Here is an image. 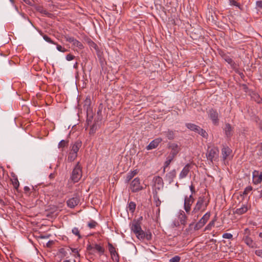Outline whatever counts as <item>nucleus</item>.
Returning a JSON list of instances; mask_svg holds the SVG:
<instances>
[{
	"instance_id": "33",
	"label": "nucleus",
	"mask_w": 262,
	"mask_h": 262,
	"mask_svg": "<svg viewBox=\"0 0 262 262\" xmlns=\"http://www.w3.org/2000/svg\"><path fill=\"white\" fill-rule=\"evenodd\" d=\"M72 232L73 234L77 236L78 239H80L82 238L80 234L79 230L78 228L74 227V228H73V229L72 230Z\"/></svg>"
},
{
	"instance_id": "16",
	"label": "nucleus",
	"mask_w": 262,
	"mask_h": 262,
	"mask_svg": "<svg viewBox=\"0 0 262 262\" xmlns=\"http://www.w3.org/2000/svg\"><path fill=\"white\" fill-rule=\"evenodd\" d=\"M243 240L245 243L250 248H255L257 245L255 243L250 237L246 236L244 237Z\"/></svg>"
},
{
	"instance_id": "31",
	"label": "nucleus",
	"mask_w": 262,
	"mask_h": 262,
	"mask_svg": "<svg viewBox=\"0 0 262 262\" xmlns=\"http://www.w3.org/2000/svg\"><path fill=\"white\" fill-rule=\"evenodd\" d=\"M154 194V199L155 201L156 206H159L161 204V201L160 200L159 196L158 195V191H156L155 192H153Z\"/></svg>"
},
{
	"instance_id": "53",
	"label": "nucleus",
	"mask_w": 262,
	"mask_h": 262,
	"mask_svg": "<svg viewBox=\"0 0 262 262\" xmlns=\"http://www.w3.org/2000/svg\"><path fill=\"white\" fill-rule=\"evenodd\" d=\"M226 60L229 64H231L233 62L232 59L230 58H227V59H226Z\"/></svg>"
},
{
	"instance_id": "54",
	"label": "nucleus",
	"mask_w": 262,
	"mask_h": 262,
	"mask_svg": "<svg viewBox=\"0 0 262 262\" xmlns=\"http://www.w3.org/2000/svg\"><path fill=\"white\" fill-rule=\"evenodd\" d=\"M26 4L30 5L31 4V2L30 0H23Z\"/></svg>"
},
{
	"instance_id": "63",
	"label": "nucleus",
	"mask_w": 262,
	"mask_h": 262,
	"mask_svg": "<svg viewBox=\"0 0 262 262\" xmlns=\"http://www.w3.org/2000/svg\"><path fill=\"white\" fill-rule=\"evenodd\" d=\"M12 3H13V0H10Z\"/></svg>"
},
{
	"instance_id": "59",
	"label": "nucleus",
	"mask_w": 262,
	"mask_h": 262,
	"mask_svg": "<svg viewBox=\"0 0 262 262\" xmlns=\"http://www.w3.org/2000/svg\"><path fill=\"white\" fill-rule=\"evenodd\" d=\"M259 236L261 238H262V232L259 233Z\"/></svg>"
},
{
	"instance_id": "3",
	"label": "nucleus",
	"mask_w": 262,
	"mask_h": 262,
	"mask_svg": "<svg viewBox=\"0 0 262 262\" xmlns=\"http://www.w3.org/2000/svg\"><path fill=\"white\" fill-rule=\"evenodd\" d=\"M82 177V169L79 163L78 162L73 169L71 179L74 183L78 182Z\"/></svg>"
},
{
	"instance_id": "43",
	"label": "nucleus",
	"mask_w": 262,
	"mask_h": 262,
	"mask_svg": "<svg viewBox=\"0 0 262 262\" xmlns=\"http://www.w3.org/2000/svg\"><path fill=\"white\" fill-rule=\"evenodd\" d=\"M252 190V187L251 186H248L245 188L244 192L243 194L244 195H247L248 193H249Z\"/></svg>"
},
{
	"instance_id": "36",
	"label": "nucleus",
	"mask_w": 262,
	"mask_h": 262,
	"mask_svg": "<svg viewBox=\"0 0 262 262\" xmlns=\"http://www.w3.org/2000/svg\"><path fill=\"white\" fill-rule=\"evenodd\" d=\"M43 38L45 40H46L47 42L52 43V44H56L55 42H54L47 35H42Z\"/></svg>"
},
{
	"instance_id": "23",
	"label": "nucleus",
	"mask_w": 262,
	"mask_h": 262,
	"mask_svg": "<svg viewBox=\"0 0 262 262\" xmlns=\"http://www.w3.org/2000/svg\"><path fill=\"white\" fill-rule=\"evenodd\" d=\"M162 134L168 139L173 140L175 137V132L172 130L168 129L164 132Z\"/></svg>"
},
{
	"instance_id": "38",
	"label": "nucleus",
	"mask_w": 262,
	"mask_h": 262,
	"mask_svg": "<svg viewBox=\"0 0 262 262\" xmlns=\"http://www.w3.org/2000/svg\"><path fill=\"white\" fill-rule=\"evenodd\" d=\"M108 250H109L111 254L113 253H115L116 251L115 247L113 246V245L112 244L108 243Z\"/></svg>"
},
{
	"instance_id": "27",
	"label": "nucleus",
	"mask_w": 262,
	"mask_h": 262,
	"mask_svg": "<svg viewBox=\"0 0 262 262\" xmlns=\"http://www.w3.org/2000/svg\"><path fill=\"white\" fill-rule=\"evenodd\" d=\"M94 250H95L96 251H97L100 254V255L103 254L105 251L104 248L102 246L96 244H94Z\"/></svg>"
},
{
	"instance_id": "50",
	"label": "nucleus",
	"mask_w": 262,
	"mask_h": 262,
	"mask_svg": "<svg viewBox=\"0 0 262 262\" xmlns=\"http://www.w3.org/2000/svg\"><path fill=\"white\" fill-rule=\"evenodd\" d=\"M41 13H43V14L48 16H50V15H51V14L49 12H48L47 10H43L41 11Z\"/></svg>"
},
{
	"instance_id": "6",
	"label": "nucleus",
	"mask_w": 262,
	"mask_h": 262,
	"mask_svg": "<svg viewBox=\"0 0 262 262\" xmlns=\"http://www.w3.org/2000/svg\"><path fill=\"white\" fill-rule=\"evenodd\" d=\"M130 189L133 192H137L143 189V186L140 184L139 178H136L132 181Z\"/></svg>"
},
{
	"instance_id": "39",
	"label": "nucleus",
	"mask_w": 262,
	"mask_h": 262,
	"mask_svg": "<svg viewBox=\"0 0 262 262\" xmlns=\"http://www.w3.org/2000/svg\"><path fill=\"white\" fill-rule=\"evenodd\" d=\"M181 257L178 255H176L169 259V262H180Z\"/></svg>"
},
{
	"instance_id": "42",
	"label": "nucleus",
	"mask_w": 262,
	"mask_h": 262,
	"mask_svg": "<svg viewBox=\"0 0 262 262\" xmlns=\"http://www.w3.org/2000/svg\"><path fill=\"white\" fill-rule=\"evenodd\" d=\"M72 252L74 253V256L75 258L80 257V254L78 250L76 248H71Z\"/></svg>"
},
{
	"instance_id": "34",
	"label": "nucleus",
	"mask_w": 262,
	"mask_h": 262,
	"mask_svg": "<svg viewBox=\"0 0 262 262\" xmlns=\"http://www.w3.org/2000/svg\"><path fill=\"white\" fill-rule=\"evenodd\" d=\"M111 255L114 262L119 261V256L117 251H116L115 253H112Z\"/></svg>"
},
{
	"instance_id": "2",
	"label": "nucleus",
	"mask_w": 262,
	"mask_h": 262,
	"mask_svg": "<svg viewBox=\"0 0 262 262\" xmlns=\"http://www.w3.org/2000/svg\"><path fill=\"white\" fill-rule=\"evenodd\" d=\"M207 205L208 203L205 202V197L200 196L192 211V214H195L200 211H204L206 210Z\"/></svg>"
},
{
	"instance_id": "56",
	"label": "nucleus",
	"mask_w": 262,
	"mask_h": 262,
	"mask_svg": "<svg viewBox=\"0 0 262 262\" xmlns=\"http://www.w3.org/2000/svg\"><path fill=\"white\" fill-rule=\"evenodd\" d=\"M49 177L50 179H53L54 177V174L53 173H51L50 175H49Z\"/></svg>"
},
{
	"instance_id": "17",
	"label": "nucleus",
	"mask_w": 262,
	"mask_h": 262,
	"mask_svg": "<svg viewBox=\"0 0 262 262\" xmlns=\"http://www.w3.org/2000/svg\"><path fill=\"white\" fill-rule=\"evenodd\" d=\"M176 176V171L175 169L171 170L166 174L165 180L167 181L169 183L173 182L174 178Z\"/></svg>"
},
{
	"instance_id": "46",
	"label": "nucleus",
	"mask_w": 262,
	"mask_h": 262,
	"mask_svg": "<svg viewBox=\"0 0 262 262\" xmlns=\"http://www.w3.org/2000/svg\"><path fill=\"white\" fill-rule=\"evenodd\" d=\"M214 221H212L211 222H210L208 225L205 228V229L206 230H208V229H210L212 226H214Z\"/></svg>"
},
{
	"instance_id": "14",
	"label": "nucleus",
	"mask_w": 262,
	"mask_h": 262,
	"mask_svg": "<svg viewBox=\"0 0 262 262\" xmlns=\"http://www.w3.org/2000/svg\"><path fill=\"white\" fill-rule=\"evenodd\" d=\"M81 145L82 142L81 141H76L74 144H71V149L70 151L77 154V152L81 147Z\"/></svg>"
},
{
	"instance_id": "1",
	"label": "nucleus",
	"mask_w": 262,
	"mask_h": 262,
	"mask_svg": "<svg viewBox=\"0 0 262 262\" xmlns=\"http://www.w3.org/2000/svg\"><path fill=\"white\" fill-rule=\"evenodd\" d=\"M130 229L139 239H146L149 241L151 239L152 234L149 231L145 232L142 230L140 223L138 221H133L130 224Z\"/></svg>"
},
{
	"instance_id": "41",
	"label": "nucleus",
	"mask_w": 262,
	"mask_h": 262,
	"mask_svg": "<svg viewBox=\"0 0 262 262\" xmlns=\"http://www.w3.org/2000/svg\"><path fill=\"white\" fill-rule=\"evenodd\" d=\"M12 184H13L14 187L15 189H17V188L19 187V183L17 178H15L12 180Z\"/></svg>"
},
{
	"instance_id": "48",
	"label": "nucleus",
	"mask_w": 262,
	"mask_h": 262,
	"mask_svg": "<svg viewBox=\"0 0 262 262\" xmlns=\"http://www.w3.org/2000/svg\"><path fill=\"white\" fill-rule=\"evenodd\" d=\"M255 254L262 258V250H257L255 251Z\"/></svg>"
},
{
	"instance_id": "40",
	"label": "nucleus",
	"mask_w": 262,
	"mask_h": 262,
	"mask_svg": "<svg viewBox=\"0 0 262 262\" xmlns=\"http://www.w3.org/2000/svg\"><path fill=\"white\" fill-rule=\"evenodd\" d=\"M55 45H56L57 50L58 51H59V52H63V53L67 52V50L66 49H65L64 47H63L61 46L58 45L57 43H56Z\"/></svg>"
},
{
	"instance_id": "30",
	"label": "nucleus",
	"mask_w": 262,
	"mask_h": 262,
	"mask_svg": "<svg viewBox=\"0 0 262 262\" xmlns=\"http://www.w3.org/2000/svg\"><path fill=\"white\" fill-rule=\"evenodd\" d=\"M69 141L64 140H62L59 142L58 145V147L59 148H61L62 150H63V148L65 147H67L68 145Z\"/></svg>"
},
{
	"instance_id": "52",
	"label": "nucleus",
	"mask_w": 262,
	"mask_h": 262,
	"mask_svg": "<svg viewBox=\"0 0 262 262\" xmlns=\"http://www.w3.org/2000/svg\"><path fill=\"white\" fill-rule=\"evenodd\" d=\"M256 6L259 8H262V1H257Z\"/></svg>"
},
{
	"instance_id": "32",
	"label": "nucleus",
	"mask_w": 262,
	"mask_h": 262,
	"mask_svg": "<svg viewBox=\"0 0 262 262\" xmlns=\"http://www.w3.org/2000/svg\"><path fill=\"white\" fill-rule=\"evenodd\" d=\"M77 154L70 151L69 154L68 155V160L69 162H72L75 160V159L77 158Z\"/></svg>"
},
{
	"instance_id": "11",
	"label": "nucleus",
	"mask_w": 262,
	"mask_h": 262,
	"mask_svg": "<svg viewBox=\"0 0 262 262\" xmlns=\"http://www.w3.org/2000/svg\"><path fill=\"white\" fill-rule=\"evenodd\" d=\"M65 39L67 41L72 43L73 45L78 47L80 49H81L83 48L82 43L79 41L77 40V39H76L75 38H74L73 37H71L67 35L65 36Z\"/></svg>"
},
{
	"instance_id": "58",
	"label": "nucleus",
	"mask_w": 262,
	"mask_h": 262,
	"mask_svg": "<svg viewBox=\"0 0 262 262\" xmlns=\"http://www.w3.org/2000/svg\"><path fill=\"white\" fill-rule=\"evenodd\" d=\"M259 196H260V197H262V189H261V190L260 191Z\"/></svg>"
},
{
	"instance_id": "8",
	"label": "nucleus",
	"mask_w": 262,
	"mask_h": 262,
	"mask_svg": "<svg viewBox=\"0 0 262 262\" xmlns=\"http://www.w3.org/2000/svg\"><path fill=\"white\" fill-rule=\"evenodd\" d=\"M153 182L154 183L155 187V190L153 192H155L156 191H158L163 188L164 183L162 178L160 176L154 177Z\"/></svg>"
},
{
	"instance_id": "21",
	"label": "nucleus",
	"mask_w": 262,
	"mask_h": 262,
	"mask_svg": "<svg viewBox=\"0 0 262 262\" xmlns=\"http://www.w3.org/2000/svg\"><path fill=\"white\" fill-rule=\"evenodd\" d=\"M67 250L69 249H66L64 248H60L57 253V256L59 258V261H60L63 258L67 256L68 254Z\"/></svg>"
},
{
	"instance_id": "60",
	"label": "nucleus",
	"mask_w": 262,
	"mask_h": 262,
	"mask_svg": "<svg viewBox=\"0 0 262 262\" xmlns=\"http://www.w3.org/2000/svg\"><path fill=\"white\" fill-rule=\"evenodd\" d=\"M77 63L76 62V63L74 64V68H76V67H77Z\"/></svg>"
},
{
	"instance_id": "18",
	"label": "nucleus",
	"mask_w": 262,
	"mask_h": 262,
	"mask_svg": "<svg viewBox=\"0 0 262 262\" xmlns=\"http://www.w3.org/2000/svg\"><path fill=\"white\" fill-rule=\"evenodd\" d=\"M169 147L171 149L170 155L174 157L179 152L180 148L178 145L175 143H172Z\"/></svg>"
},
{
	"instance_id": "22",
	"label": "nucleus",
	"mask_w": 262,
	"mask_h": 262,
	"mask_svg": "<svg viewBox=\"0 0 262 262\" xmlns=\"http://www.w3.org/2000/svg\"><path fill=\"white\" fill-rule=\"evenodd\" d=\"M227 137H230L232 135V127L229 123H226L224 129Z\"/></svg>"
},
{
	"instance_id": "29",
	"label": "nucleus",
	"mask_w": 262,
	"mask_h": 262,
	"mask_svg": "<svg viewBox=\"0 0 262 262\" xmlns=\"http://www.w3.org/2000/svg\"><path fill=\"white\" fill-rule=\"evenodd\" d=\"M136 204L134 202H130L127 206V209L131 212L134 213L136 209Z\"/></svg>"
},
{
	"instance_id": "15",
	"label": "nucleus",
	"mask_w": 262,
	"mask_h": 262,
	"mask_svg": "<svg viewBox=\"0 0 262 262\" xmlns=\"http://www.w3.org/2000/svg\"><path fill=\"white\" fill-rule=\"evenodd\" d=\"M161 141L162 139L160 138H157L155 140H154L147 146V149L150 150L156 148Z\"/></svg>"
},
{
	"instance_id": "24",
	"label": "nucleus",
	"mask_w": 262,
	"mask_h": 262,
	"mask_svg": "<svg viewBox=\"0 0 262 262\" xmlns=\"http://www.w3.org/2000/svg\"><path fill=\"white\" fill-rule=\"evenodd\" d=\"M248 210V207L246 205H243L240 208H237L235 211V213L238 215H241Z\"/></svg>"
},
{
	"instance_id": "5",
	"label": "nucleus",
	"mask_w": 262,
	"mask_h": 262,
	"mask_svg": "<svg viewBox=\"0 0 262 262\" xmlns=\"http://www.w3.org/2000/svg\"><path fill=\"white\" fill-rule=\"evenodd\" d=\"M194 199L192 194L189 196H185L184 199V209L187 214H190L192 204L193 203Z\"/></svg>"
},
{
	"instance_id": "12",
	"label": "nucleus",
	"mask_w": 262,
	"mask_h": 262,
	"mask_svg": "<svg viewBox=\"0 0 262 262\" xmlns=\"http://www.w3.org/2000/svg\"><path fill=\"white\" fill-rule=\"evenodd\" d=\"M80 202V199L78 196H76L75 197L69 199L67 201V206L70 208H74Z\"/></svg>"
},
{
	"instance_id": "49",
	"label": "nucleus",
	"mask_w": 262,
	"mask_h": 262,
	"mask_svg": "<svg viewBox=\"0 0 262 262\" xmlns=\"http://www.w3.org/2000/svg\"><path fill=\"white\" fill-rule=\"evenodd\" d=\"M189 188H190V191L191 192V194L192 195L195 192L194 186L192 184H191L189 186Z\"/></svg>"
},
{
	"instance_id": "10",
	"label": "nucleus",
	"mask_w": 262,
	"mask_h": 262,
	"mask_svg": "<svg viewBox=\"0 0 262 262\" xmlns=\"http://www.w3.org/2000/svg\"><path fill=\"white\" fill-rule=\"evenodd\" d=\"M252 182L254 184H260L262 182V172L254 170L252 173Z\"/></svg>"
},
{
	"instance_id": "35",
	"label": "nucleus",
	"mask_w": 262,
	"mask_h": 262,
	"mask_svg": "<svg viewBox=\"0 0 262 262\" xmlns=\"http://www.w3.org/2000/svg\"><path fill=\"white\" fill-rule=\"evenodd\" d=\"M199 134H200L202 137L205 138H207L208 137V134L207 133L203 128H200V129L199 130V132L198 133Z\"/></svg>"
},
{
	"instance_id": "25",
	"label": "nucleus",
	"mask_w": 262,
	"mask_h": 262,
	"mask_svg": "<svg viewBox=\"0 0 262 262\" xmlns=\"http://www.w3.org/2000/svg\"><path fill=\"white\" fill-rule=\"evenodd\" d=\"M186 126L190 130L193 131L195 133H198L200 128V126L191 123H186Z\"/></svg>"
},
{
	"instance_id": "19",
	"label": "nucleus",
	"mask_w": 262,
	"mask_h": 262,
	"mask_svg": "<svg viewBox=\"0 0 262 262\" xmlns=\"http://www.w3.org/2000/svg\"><path fill=\"white\" fill-rule=\"evenodd\" d=\"M178 219L182 225H185L187 224V216L183 211L179 212Z\"/></svg>"
},
{
	"instance_id": "37",
	"label": "nucleus",
	"mask_w": 262,
	"mask_h": 262,
	"mask_svg": "<svg viewBox=\"0 0 262 262\" xmlns=\"http://www.w3.org/2000/svg\"><path fill=\"white\" fill-rule=\"evenodd\" d=\"M97 225V222H95V221L92 220L88 223V226L90 228L93 229V228H95V227Z\"/></svg>"
},
{
	"instance_id": "55",
	"label": "nucleus",
	"mask_w": 262,
	"mask_h": 262,
	"mask_svg": "<svg viewBox=\"0 0 262 262\" xmlns=\"http://www.w3.org/2000/svg\"><path fill=\"white\" fill-rule=\"evenodd\" d=\"M29 190H30V188H29V187H28V186H25V187H24V190H25V191H29Z\"/></svg>"
},
{
	"instance_id": "44",
	"label": "nucleus",
	"mask_w": 262,
	"mask_h": 262,
	"mask_svg": "<svg viewBox=\"0 0 262 262\" xmlns=\"http://www.w3.org/2000/svg\"><path fill=\"white\" fill-rule=\"evenodd\" d=\"M223 238L227 239H231L232 238L233 235L232 234L229 233H225L223 234Z\"/></svg>"
},
{
	"instance_id": "20",
	"label": "nucleus",
	"mask_w": 262,
	"mask_h": 262,
	"mask_svg": "<svg viewBox=\"0 0 262 262\" xmlns=\"http://www.w3.org/2000/svg\"><path fill=\"white\" fill-rule=\"evenodd\" d=\"M231 152V150L228 146H224L222 149V159L224 161H225L227 158L230 155Z\"/></svg>"
},
{
	"instance_id": "7",
	"label": "nucleus",
	"mask_w": 262,
	"mask_h": 262,
	"mask_svg": "<svg viewBox=\"0 0 262 262\" xmlns=\"http://www.w3.org/2000/svg\"><path fill=\"white\" fill-rule=\"evenodd\" d=\"M210 216V212L206 213L200 221L195 224L194 230H198L201 229L207 223Z\"/></svg>"
},
{
	"instance_id": "61",
	"label": "nucleus",
	"mask_w": 262,
	"mask_h": 262,
	"mask_svg": "<svg viewBox=\"0 0 262 262\" xmlns=\"http://www.w3.org/2000/svg\"><path fill=\"white\" fill-rule=\"evenodd\" d=\"M255 96L258 97L259 99H260L259 97V96L257 94H255Z\"/></svg>"
},
{
	"instance_id": "45",
	"label": "nucleus",
	"mask_w": 262,
	"mask_h": 262,
	"mask_svg": "<svg viewBox=\"0 0 262 262\" xmlns=\"http://www.w3.org/2000/svg\"><path fill=\"white\" fill-rule=\"evenodd\" d=\"M75 58V56L71 54L67 55L66 58L68 61H71L73 59H74Z\"/></svg>"
},
{
	"instance_id": "57",
	"label": "nucleus",
	"mask_w": 262,
	"mask_h": 262,
	"mask_svg": "<svg viewBox=\"0 0 262 262\" xmlns=\"http://www.w3.org/2000/svg\"><path fill=\"white\" fill-rule=\"evenodd\" d=\"M63 262H71V261L69 259H66L64 260Z\"/></svg>"
},
{
	"instance_id": "51",
	"label": "nucleus",
	"mask_w": 262,
	"mask_h": 262,
	"mask_svg": "<svg viewBox=\"0 0 262 262\" xmlns=\"http://www.w3.org/2000/svg\"><path fill=\"white\" fill-rule=\"evenodd\" d=\"M94 245H89L87 246V250L89 251L94 250Z\"/></svg>"
},
{
	"instance_id": "4",
	"label": "nucleus",
	"mask_w": 262,
	"mask_h": 262,
	"mask_svg": "<svg viewBox=\"0 0 262 262\" xmlns=\"http://www.w3.org/2000/svg\"><path fill=\"white\" fill-rule=\"evenodd\" d=\"M219 150L217 148L213 147L210 149H208L206 153V157L208 160L211 162L217 159L219 157Z\"/></svg>"
},
{
	"instance_id": "13",
	"label": "nucleus",
	"mask_w": 262,
	"mask_h": 262,
	"mask_svg": "<svg viewBox=\"0 0 262 262\" xmlns=\"http://www.w3.org/2000/svg\"><path fill=\"white\" fill-rule=\"evenodd\" d=\"M190 169V164L189 163L187 164L182 170L181 171L179 174V178L180 179H184L187 177Z\"/></svg>"
},
{
	"instance_id": "62",
	"label": "nucleus",
	"mask_w": 262,
	"mask_h": 262,
	"mask_svg": "<svg viewBox=\"0 0 262 262\" xmlns=\"http://www.w3.org/2000/svg\"><path fill=\"white\" fill-rule=\"evenodd\" d=\"M178 225H179V223H178V224H177V225L176 224H174V226H178Z\"/></svg>"
},
{
	"instance_id": "28",
	"label": "nucleus",
	"mask_w": 262,
	"mask_h": 262,
	"mask_svg": "<svg viewBox=\"0 0 262 262\" xmlns=\"http://www.w3.org/2000/svg\"><path fill=\"white\" fill-rule=\"evenodd\" d=\"M174 157H173V156H170L169 155L167 158V159H166V161L164 163V169H163V172H165V169L167 167H168L169 164H170V163L171 162V161L173 160V158Z\"/></svg>"
},
{
	"instance_id": "9",
	"label": "nucleus",
	"mask_w": 262,
	"mask_h": 262,
	"mask_svg": "<svg viewBox=\"0 0 262 262\" xmlns=\"http://www.w3.org/2000/svg\"><path fill=\"white\" fill-rule=\"evenodd\" d=\"M208 115L214 125H217L219 123V114L216 110L211 108L208 112Z\"/></svg>"
},
{
	"instance_id": "26",
	"label": "nucleus",
	"mask_w": 262,
	"mask_h": 262,
	"mask_svg": "<svg viewBox=\"0 0 262 262\" xmlns=\"http://www.w3.org/2000/svg\"><path fill=\"white\" fill-rule=\"evenodd\" d=\"M137 174V171L136 170L128 172L126 177L125 182L128 183L129 181Z\"/></svg>"
},
{
	"instance_id": "47",
	"label": "nucleus",
	"mask_w": 262,
	"mask_h": 262,
	"mask_svg": "<svg viewBox=\"0 0 262 262\" xmlns=\"http://www.w3.org/2000/svg\"><path fill=\"white\" fill-rule=\"evenodd\" d=\"M230 5L231 6H235L239 7L238 4L234 0H229Z\"/></svg>"
}]
</instances>
